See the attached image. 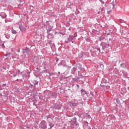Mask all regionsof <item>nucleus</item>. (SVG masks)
Listing matches in <instances>:
<instances>
[{
  "label": "nucleus",
  "mask_w": 129,
  "mask_h": 129,
  "mask_svg": "<svg viewBox=\"0 0 129 129\" xmlns=\"http://www.w3.org/2000/svg\"><path fill=\"white\" fill-rule=\"evenodd\" d=\"M101 45L102 47L103 50H104L105 49H106V48L109 47V43L108 41H104L101 42Z\"/></svg>",
  "instance_id": "nucleus-1"
},
{
  "label": "nucleus",
  "mask_w": 129,
  "mask_h": 129,
  "mask_svg": "<svg viewBox=\"0 0 129 129\" xmlns=\"http://www.w3.org/2000/svg\"><path fill=\"white\" fill-rule=\"evenodd\" d=\"M47 123H46V121L45 120H42L39 125L40 128L42 129H46L47 128Z\"/></svg>",
  "instance_id": "nucleus-2"
},
{
  "label": "nucleus",
  "mask_w": 129,
  "mask_h": 129,
  "mask_svg": "<svg viewBox=\"0 0 129 129\" xmlns=\"http://www.w3.org/2000/svg\"><path fill=\"white\" fill-rule=\"evenodd\" d=\"M69 104L71 107H72V106H76L77 105V104H78V102L77 101H76V100H75L74 101V102H73V103H72L71 102H69Z\"/></svg>",
  "instance_id": "nucleus-3"
},
{
  "label": "nucleus",
  "mask_w": 129,
  "mask_h": 129,
  "mask_svg": "<svg viewBox=\"0 0 129 129\" xmlns=\"http://www.w3.org/2000/svg\"><path fill=\"white\" fill-rule=\"evenodd\" d=\"M75 38V36L74 35H70L69 38H68V40L66 41L67 43H69L70 41H72Z\"/></svg>",
  "instance_id": "nucleus-4"
},
{
  "label": "nucleus",
  "mask_w": 129,
  "mask_h": 129,
  "mask_svg": "<svg viewBox=\"0 0 129 129\" xmlns=\"http://www.w3.org/2000/svg\"><path fill=\"white\" fill-rule=\"evenodd\" d=\"M82 92V95L84 96V97H87V93H86V91H84V90L82 89L81 90Z\"/></svg>",
  "instance_id": "nucleus-5"
},
{
  "label": "nucleus",
  "mask_w": 129,
  "mask_h": 129,
  "mask_svg": "<svg viewBox=\"0 0 129 129\" xmlns=\"http://www.w3.org/2000/svg\"><path fill=\"white\" fill-rule=\"evenodd\" d=\"M0 16L3 18V19H5V18L7 17V15L6 13H5V12H2L0 14Z\"/></svg>",
  "instance_id": "nucleus-6"
},
{
  "label": "nucleus",
  "mask_w": 129,
  "mask_h": 129,
  "mask_svg": "<svg viewBox=\"0 0 129 129\" xmlns=\"http://www.w3.org/2000/svg\"><path fill=\"white\" fill-rule=\"evenodd\" d=\"M20 29L22 32H25L26 31V28L24 27H20Z\"/></svg>",
  "instance_id": "nucleus-7"
},
{
  "label": "nucleus",
  "mask_w": 129,
  "mask_h": 129,
  "mask_svg": "<svg viewBox=\"0 0 129 129\" xmlns=\"http://www.w3.org/2000/svg\"><path fill=\"white\" fill-rule=\"evenodd\" d=\"M99 39L100 41H103V40H104V37L100 36Z\"/></svg>",
  "instance_id": "nucleus-8"
},
{
  "label": "nucleus",
  "mask_w": 129,
  "mask_h": 129,
  "mask_svg": "<svg viewBox=\"0 0 129 129\" xmlns=\"http://www.w3.org/2000/svg\"><path fill=\"white\" fill-rule=\"evenodd\" d=\"M12 33H13V34H17V31H16L15 30H14V29H12Z\"/></svg>",
  "instance_id": "nucleus-9"
},
{
  "label": "nucleus",
  "mask_w": 129,
  "mask_h": 129,
  "mask_svg": "<svg viewBox=\"0 0 129 129\" xmlns=\"http://www.w3.org/2000/svg\"><path fill=\"white\" fill-rule=\"evenodd\" d=\"M90 95H91V98H92L93 97V93L92 92H90Z\"/></svg>",
  "instance_id": "nucleus-10"
},
{
  "label": "nucleus",
  "mask_w": 129,
  "mask_h": 129,
  "mask_svg": "<svg viewBox=\"0 0 129 129\" xmlns=\"http://www.w3.org/2000/svg\"><path fill=\"white\" fill-rule=\"evenodd\" d=\"M119 21L120 23H123V20L120 19Z\"/></svg>",
  "instance_id": "nucleus-11"
},
{
  "label": "nucleus",
  "mask_w": 129,
  "mask_h": 129,
  "mask_svg": "<svg viewBox=\"0 0 129 129\" xmlns=\"http://www.w3.org/2000/svg\"><path fill=\"white\" fill-rule=\"evenodd\" d=\"M9 55H10V53L6 54H5V56H9Z\"/></svg>",
  "instance_id": "nucleus-12"
},
{
  "label": "nucleus",
  "mask_w": 129,
  "mask_h": 129,
  "mask_svg": "<svg viewBox=\"0 0 129 129\" xmlns=\"http://www.w3.org/2000/svg\"><path fill=\"white\" fill-rule=\"evenodd\" d=\"M100 12H98V14H100Z\"/></svg>",
  "instance_id": "nucleus-13"
},
{
  "label": "nucleus",
  "mask_w": 129,
  "mask_h": 129,
  "mask_svg": "<svg viewBox=\"0 0 129 129\" xmlns=\"http://www.w3.org/2000/svg\"><path fill=\"white\" fill-rule=\"evenodd\" d=\"M103 9H101V11H103Z\"/></svg>",
  "instance_id": "nucleus-14"
},
{
  "label": "nucleus",
  "mask_w": 129,
  "mask_h": 129,
  "mask_svg": "<svg viewBox=\"0 0 129 129\" xmlns=\"http://www.w3.org/2000/svg\"><path fill=\"white\" fill-rule=\"evenodd\" d=\"M36 69H37V70H38V68Z\"/></svg>",
  "instance_id": "nucleus-15"
}]
</instances>
